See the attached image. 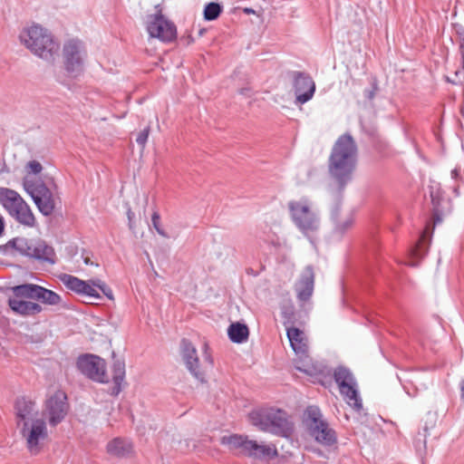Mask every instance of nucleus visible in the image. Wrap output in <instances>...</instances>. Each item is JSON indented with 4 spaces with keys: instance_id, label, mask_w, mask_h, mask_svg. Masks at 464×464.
I'll return each instance as SVG.
<instances>
[{
    "instance_id": "1",
    "label": "nucleus",
    "mask_w": 464,
    "mask_h": 464,
    "mask_svg": "<svg viewBox=\"0 0 464 464\" xmlns=\"http://www.w3.org/2000/svg\"><path fill=\"white\" fill-rule=\"evenodd\" d=\"M357 164V146L349 133L341 135L332 148L328 160V172L336 188L330 187L332 197L343 195L352 181Z\"/></svg>"
},
{
    "instance_id": "2",
    "label": "nucleus",
    "mask_w": 464,
    "mask_h": 464,
    "mask_svg": "<svg viewBox=\"0 0 464 464\" xmlns=\"http://www.w3.org/2000/svg\"><path fill=\"white\" fill-rule=\"evenodd\" d=\"M429 188L433 211V227L430 229V225H427L419 241L411 249V258L416 259L407 263L411 266H416L418 260H420L427 255L434 227L440 224L442 221L443 216L451 210V201L444 196L440 183L431 182Z\"/></svg>"
},
{
    "instance_id": "3",
    "label": "nucleus",
    "mask_w": 464,
    "mask_h": 464,
    "mask_svg": "<svg viewBox=\"0 0 464 464\" xmlns=\"http://www.w3.org/2000/svg\"><path fill=\"white\" fill-rule=\"evenodd\" d=\"M19 39L34 55L48 63H53L58 56L59 42L51 32L41 25L34 24L24 29Z\"/></svg>"
},
{
    "instance_id": "4",
    "label": "nucleus",
    "mask_w": 464,
    "mask_h": 464,
    "mask_svg": "<svg viewBox=\"0 0 464 464\" xmlns=\"http://www.w3.org/2000/svg\"><path fill=\"white\" fill-rule=\"evenodd\" d=\"M249 419L258 430L278 437L289 438L294 432L288 413L281 409L272 407L253 411Z\"/></svg>"
},
{
    "instance_id": "5",
    "label": "nucleus",
    "mask_w": 464,
    "mask_h": 464,
    "mask_svg": "<svg viewBox=\"0 0 464 464\" xmlns=\"http://www.w3.org/2000/svg\"><path fill=\"white\" fill-rule=\"evenodd\" d=\"M312 201L307 197L290 200L287 203L292 222L311 244H314V234L319 230V215L313 209Z\"/></svg>"
},
{
    "instance_id": "6",
    "label": "nucleus",
    "mask_w": 464,
    "mask_h": 464,
    "mask_svg": "<svg viewBox=\"0 0 464 464\" xmlns=\"http://www.w3.org/2000/svg\"><path fill=\"white\" fill-rule=\"evenodd\" d=\"M221 443L227 445L230 449H239L244 455L259 460L273 459L278 455L274 444L258 443L256 440H248L247 436L244 435L224 436Z\"/></svg>"
},
{
    "instance_id": "7",
    "label": "nucleus",
    "mask_w": 464,
    "mask_h": 464,
    "mask_svg": "<svg viewBox=\"0 0 464 464\" xmlns=\"http://www.w3.org/2000/svg\"><path fill=\"white\" fill-rule=\"evenodd\" d=\"M304 418L309 434L316 442L324 447H332L337 443V434L329 423L323 419L319 407L315 405L308 406L304 411Z\"/></svg>"
},
{
    "instance_id": "8",
    "label": "nucleus",
    "mask_w": 464,
    "mask_h": 464,
    "mask_svg": "<svg viewBox=\"0 0 464 464\" xmlns=\"http://www.w3.org/2000/svg\"><path fill=\"white\" fill-rule=\"evenodd\" d=\"M10 246L23 256L33 258L51 265L55 264L56 256L53 247L43 239H28L25 237H14Z\"/></svg>"
},
{
    "instance_id": "9",
    "label": "nucleus",
    "mask_w": 464,
    "mask_h": 464,
    "mask_svg": "<svg viewBox=\"0 0 464 464\" xmlns=\"http://www.w3.org/2000/svg\"><path fill=\"white\" fill-rule=\"evenodd\" d=\"M62 56L63 68L70 77L78 78L83 73L88 54L82 41L72 38L64 42Z\"/></svg>"
},
{
    "instance_id": "10",
    "label": "nucleus",
    "mask_w": 464,
    "mask_h": 464,
    "mask_svg": "<svg viewBox=\"0 0 464 464\" xmlns=\"http://www.w3.org/2000/svg\"><path fill=\"white\" fill-rule=\"evenodd\" d=\"M23 186L44 216H50L53 212L55 208L54 198L44 181L35 182L25 179Z\"/></svg>"
},
{
    "instance_id": "11",
    "label": "nucleus",
    "mask_w": 464,
    "mask_h": 464,
    "mask_svg": "<svg viewBox=\"0 0 464 464\" xmlns=\"http://www.w3.org/2000/svg\"><path fill=\"white\" fill-rule=\"evenodd\" d=\"M11 291L16 297L36 300L47 305H58L62 302V297L54 291L32 283L14 285Z\"/></svg>"
},
{
    "instance_id": "12",
    "label": "nucleus",
    "mask_w": 464,
    "mask_h": 464,
    "mask_svg": "<svg viewBox=\"0 0 464 464\" xmlns=\"http://www.w3.org/2000/svg\"><path fill=\"white\" fill-rule=\"evenodd\" d=\"M105 362L98 355L84 353L76 360L77 370L86 378L100 383L108 382Z\"/></svg>"
},
{
    "instance_id": "13",
    "label": "nucleus",
    "mask_w": 464,
    "mask_h": 464,
    "mask_svg": "<svg viewBox=\"0 0 464 464\" xmlns=\"http://www.w3.org/2000/svg\"><path fill=\"white\" fill-rule=\"evenodd\" d=\"M69 408L66 393L58 390L45 401L43 416L51 427H56L65 419Z\"/></svg>"
},
{
    "instance_id": "14",
    "label": "nucleus",
    "mask_w": 464,
    "mask_h": 464,
    "mask_svg": "<svg viewBox=\"0 0 464 464\" xmlns=\"http://www.w3.org/2000/svg\"><path fill=\"white\" fill-rule=\"evenodd\" d=\"M20 427V433L26 440L29 451L32 454H37L40 450V442L48 437L45 420L35 418L30 422H24Z\"/></svg>"
},
{
    "instance_id": "15",
    "label": "nucleus",
    "mask_w": 464,
    "mask_h": 464,
    "mask_svg": "<svg viewBox=\"0 0 464 464\" xmlns=\"http://www.w3.org/2000/svg\"><path fill=\"white\" fill-rule=\"evenodd\" d=\"M147 31L150 37L157 38L164 43H170L177 37L175 24L161 13L148 16Z\"/></svg>"
},
{
    "instance_id": "16",
    "label": "nucleus",
    "mask_w": 464,
    "mask_h": 464,
    "mask_svg": "<svg viewBox=\"0 0 464 464\" xmlns=\"http://www.w3.org/2000/svg\"><path fill=\"white\" fill-rule=\"evenodd\" d=\"M292 79L293 90L295 95V103L302 105L309 102L315 92V82L304 72L293 71L289 72Z\"/></svg>"
},
{
    "instance_id": "17",
    "label": "nucleus",
    "mask_w": 464,
    "mask_h": 464,
    "mask_svg": "<svg viewBox=\"0 0 464 464\" xmlns=\"http://www.w3.org/2000/svg\"><path fill=\"white\" fill-rule=\"evenodd\" d=\"M181 354L187 369L197 380L203 382L205 381L204 372L199 370L197 350L187 339L181 341Z\"/></svg>"
},
{
    "instance_id": "18",
    "label": "nucleus",
    "mask_w": 464,
    "mask_h": 464,
    "mask_svg": "<svg viewBox=\"0 0 464 464\" xmlns=\"http://www.w3.org/2000/svg\"><path fill=\"white\" fill-rule=\"evenodd\" d=\"M314 275L311 266L305 267L299 281L295 285L297 298L301 302L309 300L314 292Z\"/></svg>"
},
{
    "instance_id": "19",
    "label": "nucleus",
    "mask_w": 464,
    "mask_h": 464,
    "mask_svg": "<svg viewBox=\"0 0 464 464\" xmlns=\"http://www.w3.org/2000/svg\"><path fill=\"white\" fill-rule=\"evenodd\" d=\"M23 297H10L8 298L7 304L9 308L16 314L22 316H32L40 314L43 311L41 304L22 300Z\"/></svg>"
},
{
    "instance_id": "20",
    "label": "nucleus",
    "mask_w": 464,
    "mask_h": 464,
    "mask_svg": "<svg viewBox=\"0 0 464 464\" xmlns=\"http://www.w3.org/2000/svg\"><path fill=\"white\" fill-rule=\"evenodd\" d=\"M14 411L18 426L24 425L26 421L30 422L37 413L34 401L25 397H20L15 400Z\"/></svg>"
},
{
    "instance_id": "21",
    "label": "nucleus",
    "mask_w": 464,
    "mask_h": 464,
    "mask_svg": "<svg viewBox=\"0 0 464 464\" xmlns=\"http://www.w3.org/2000/svg\"><path fill=\"white\" fill-rule=\"evenodd\" d=\"M342 196L343 195L339 196V198L333 197L334 203L331 209V218L334 225V233L340 237L344 235V233L350 229L353 224V218L352 215L345 217L342 221L338 219L341 210Z\"/></svg>"
},
{
    "instance_id": "22",
    "label": "nucleus",
    "mask_w": 464,
    "mask_h": 464,
    "mask_svg": "<svg viewBox=\"0 0 464 464\" xmlns=\"http://www.w3.org/2000/svg\"><path fill=\"white\" fill-rule=\"evenodd\" d=\"M286 335L290 343V346L296 355L304 356L307 353V343L304 332L296 327L286 329Z\"/></svg>"
},
{
    "instance_id": "23",
    "label": "nucleus",
    "mask_w": 464,
    "mask_h": 464,
    "mask_svg": "<svg viewBox=\"0 0 464 464\" xmlns=\"http://www.w3.org/2000/svg\"><path fill=\"white\" fill-rule=\"evenodd\" d=\"M133 445L128 439L115 438L107 444V451L118 458H126L132 453Z\"/></svg>"
},
{
    "instance_id": "24",
    "label": "nucleus",
    "mask_w": 464,
    "mask_h": 464,
    "mask_svg": "<svg viewBox=\"0 0 464 464\" xmlns=\"http://www.w3.org/2000/svg\"><path fill=\"white\" fill-rule=\"evenodd\" d=\"M333 378L339 388V392L357 383L352 371L343 365H339L334 370Z\"/></svg>"
},
{
    "instance_id": "25",
    "label": "nucleus",
    "mask_w": 464,
    "mask_h": 464,
    "mask_svg": "<svg viewBox=\"0 0 464 464\" xmlns=\"http://www.w3.org/2000/svg\"><path fill=\"white\" fill-rule=\"evenodd\" d=\"M112 381L113 386L111 394L118 396L122 390V383L125 379V362L123 360L115 359L112 363Z\"/></svg>"
},
{
    "instance_id": "26",
    "label": "nucleus",
    "mask_w": 464,
    "mask_h": 464,
    "mask_svg": "<svg viewBox=\"0 0 464 464\" xmlns=\"http://www.w3.org/2000/svg\"><path fill=\"white\" fill-rule=\"evenodd\" d=\"M24 202V200L16 191L0 188V204L8 213Z\"/></svg>"
},
{
    "instance_id": "27",
    "label": "nucleus",
    "mask_w": 464,
    "mask_h": 464,
    "mask_svg": "<svg viewBox=\"0 0 464 464\" xmlns=\"http://www.w3.org/2000/svg\"><path fill=\"white\" fill-rule=\"evenodd\" d=\"M340 394L345 402L356 412L360 413L362 411V400L360 395L358 383L350 385L348 389L340 391Z\"/></svg>"
},
{
    "instance_id": "28",
    "label": "nucleus",
    "mask_w": 464,
    "mask_h": 464,
    "mask_svg": "<svg viewBox=\"0 0 464 464\" xmlns=\"http://www.w3.org/2000/svg\"><path fill=\"white\" fill-rule=\"evenodd\" d=\"M8 214L24 226L33 227L34 225V216L25 201L22 204L20 203L17 208H14Z\"/></svg>"
},
{
    "instance_id": "29",
    "label": "nucleus",
    "mask_w": 464,
    "mask_h": 464,
    "mask_svg": "<svg viewBox=\"0 0 464 464\" xmlns=\"http://www.w3.org/2000/svg\"><path fill=\"white\" fill-rule=\"evenodd\" d=\"M227 335L232 343H243L249 335V330L244 323H232L227 328Z\"/></svg>"
},
{
    "instance_id": "30",
    "label": "nucleus",
    "mask_w": 464,
    "mask_h": 464,
    "mask_svg": "<svg viewBox=\"0 0 464 464\" xmlns=\"http://www.w3.org/2000/svg\"><path fill=\"white\" fill-rule=\"evenodd\" d=\"M60 280L66 286L67 289L80 295L84 280H82L74 276L68 274L61 275Z\"/></svg>"
},
{
    "instance_id": "31",
    "label": "nucleus",
    "mask_w": 464,
    "mask_h": 464,
    "mask_svg": "<svg viewBox=\"0 0 464 464\" xmlns=\"http://www.w3.org/2000/svg\"><path fill=\"white\" fill-rule=\"evenodd\" d=\"M223 7L217 2H209L205 5L204 8V19L206 21L216 20L222 13Z\"/></svg>"
},
{
    "instance_id": "32",
    "label": "nucleus",
    "mask_w": 464,
    "mask_h": 464,
    "mask_svg": "<svg viewBox=\"0 0 464 464\" xmlns=\"http://www.w3.org/2000/svg\"><path fill=\"white\" fill-rule=\"evenodd\" d=\"M437 420L438 416L435 412H428L424 420L422 430L420 431L430 436L431 431L436 427Z\"/></svg>"
},
{
    "instance_id": "33",
    "label": "nucleus",
    "mask_w": 464,
    "mask_h": 464,
    "mask_svg": "<svg viewBox=\"0 0 464 464\" xmlns=\"http://www.w3.org/2000/svg\"><path fill=\"white\" fill-rule=\"evenodd\" d=\"M80 295L93 298V299H102V295L99 294V292L94 287H92V285L89 283V281L83 282V285L82 286Z\"/></svg>"
},
{
    "instance_id": "34",
    "label": "nucleus",
    "mask_w": 464,
    "mask_h": 464,
    "mask_svg": "<svg viewBox=\"0 0 464 464\" xmlns=\"http://www.w3.org/2000/svg\"><path fill=\"white\" fill-rule=\"evenodd\" d=\"M151 224L157 233L164 238H170L171 237L161 227L160 216L158 211H154L151 216Z\"/></svg>"
},
{
    "instance_id": "35",
    "label": "nucleus",
    "mask_w": 464,
    "mask_h": 464,
    "mask_svg": "<svg viewBox=\"0 0 464 464\" xmlns=\"http://www.w3.org/2000/svg\"><path fill=\"white\" fill-rule=\"evenodd\" d=\"M430 435L423 433L420 430L418 431L414 439V447L417 451L420 452L423 450V453L426 451L427 438Z\"/></svg>"
},
{
    "instance_id": "36",
    "label": "nucleus",
    "mask_w": 464,
    "mask_h": 464,
    "mask_svg": "<svg viewBox=\"0 0 464 464\" xmlns=\"http://www.w3.org/2000/svg\"><path fill=\"white\" fill-rule=\"evenodd\" d=\"M150 127H146L144 130H142L137 136L136 138V142L138 143V145H140L141 148H144L145 145H146V142L148 140V138H149V134H150Z\"/></svg>"
},
{
    "instance_id": "37",
    "label": "nucleus",
    "mask_w": 464,
    "mask_h": 464,
    "mask_svg": "<svg viewBox=\"0 0 464 464\" xmlns=\"http://www.w3.org/2000/svg\"><path fill=\"white\" fill-rule=\"evenodd\" d=\"M457 34L460 37L459 53L461 55V67L464 70V27L459 26L457 30Z\"/></svg>"
},
{
    "instance_id": "38",
    "label": "nucleus",
    "mask_w": 464,
    "mask_h": 464,
    "mask_svg": "<svg viewBox=\"0 0 464 464\" xmlns=\"http://www.w3.org/2000/svg\"><path fill=\"white\" fill-rule=\"evenodd\" d=\"M454 75L456 80H450V77L447 76L446 81L454 85L461 84L464 82V70L462 68L461 70H457Z\"/></svg>"
},
{
    "instance_id": "39",
    "label": "nucleus",
    "mask_w": 464,
    "mask_h": 464,
    "mask_svg": "<svg viewBox=\"0 0 464 464\" xmlns=\"http://www.w3.org/2000/svg\"><path fill=\"white\" fill-rule=\"evenodd\" d=\"M378 90V84L377 82L374 81L372 82V87L370 89H365L363 91V96L369 100V101H372L373 100V98L375 97V94H376V92Z\"/></svg>"
},
{
    "instance_id": "40",
    "label": "nucleus",
    "mask_w": 464,
    "mask_h": 464,
    "mask_svg": "<svg viewBox=\"0 0 464 464\" xmlns=\"http://www.w3.org/2000/svg\"><path fill=\"white\" fill-rule=\"evenodd\" d=\"M27 168L29 169V171L34 175L39 174L43 167L40 162L37 160H31L27 163Z\"/></svg>"
},
{
    "instance_id": "41",
    "label": "nucleus",
    "mask_w": 464,
    "mask_h": 464,
    "mask_svg": "<svg viewBox=\"0 0 464 464\" xmlns=\"http://www.w3.org/2000/svg\"><path fill=\"white\" fill-rule=\"evenodd\" d=\"M101 291L109 300L114 299L113 292H112L111 288L109 285H107L106 284L102 285Z\"/></svg>"
},
{
    "instance_id": "42",
    "label": "nucleus",
    "mask_w": 464,
    "mask_h": 464,
    "mask_svg": "<svg viewBox=\"0 0 464 464\" xmlns=\"http://www.w3.org/2000/svg\"><path fill=\"white\" fill-rule=\"evenodd\" d=\"M10 243H11V239L9 241H7L6 244L0 245V254H2V255H8L9 254V250L13 249V246L9 245Z\"/></svg>"
},
{
    "instance_id": "43",
    "label": "nucleus",
    "mask_w": 464,
    "mask_h": 464,
    "mask_svg": "<svg viewBox=\"0 0 464 464\" xmlns=\"http://www.w3.org/2000/svg\"><path fill=\"white\" fill-rule=\"evenodd\" d=\"M127 218H128V221H129V227H130V229L132 230L134 228L133 219L135 218V214H134V212L131 211V209L130 208L127 210Z\"/></svg>"
},
{
    "instance_id": "44",
    "label": "nucleus",
    "mask_w": 464,
    "mask_h": 464,
    "mask_svg": "<svg viewBox=\"0 0 464 464\" xmlns=\"http://www.w3.org/2000/svg\"><path fill=\"white\" fill-rule=\"evenodd\" d=\"M89 283L92 285V287H94L95 289L98 288L101 290L102 288V285H104L105 283L103 281H102L101 279H92V280H88Z\"/></svg>"
},
{
    "instance_id": "45",
    "label": "nucleus",
    "mask_w": 464,
    "mask_h": 464,
    "mask_svg": "<svg viewBox=\"0 0 464 464\" xmlns=\"http://www.w3.org/2000/svg\"><path fill=\"white\" fill-rule=\"evenodd\" d=\"M459 176V172L457 168H455L454 169L451 170V179H458Z\"/></svg>"
},
{
    "instance_id": "46",
    "label": "nucleus",
    "mask_w": 464,
    "mask_h": 464,
    "mask_svg": "<svg viewBox=\"0 0 464 464\" xmlns=\"http://www.w3.org/2000/svg\"><path fill=\"white\" fill-rule=\"evenodd\" d=\"M5 229V220L2 216H0V237L3 235Z\"/></svg>"
},
{
    "instance_id": "47",
    "label": "nucleus",
    "mask_w": 464,
    "mask_h": 464,
    "mask_svg": "<svg viewBox=\"0 0 464 464\" xmlns=\"http://www.w3.org/2000/svg\"><path fill=\"white\" fill-rule=\"evenodd\" d=\"M83 262H84L85 265H88V266H93L94 265V263L92 262L89 257H84ZM95 266H97L98 264H95Z\"/></svg>"
},
{
    "instance_id": "48",
    "label": "nucleus",
    "mask_w": 464,
    "mask_h": 464,
    "mask_svg": "<svg viewBox=\"0 0 464 464\" xmlns=\"http://www.w3.org/2000/svg\"><path fill=\"white\" fill-rule=\"evenodd\" d=\"M244 13H245V14H254V13H255V11H254V9H252V8L246 7V8L244 9Z\"/></svg>"
},
{
    "instance_id": "49",
    "label": "nucleus",
    "mask_w": 464,
    "mask_h": 464,
    "mask_svg": "<svg viewBox=\"0 0 464 464\" xmlns=\"http://www.w3.org/2000/svg\"><path fill=\"white\" fill-rule=\"evenodd\" d=\"M461 397L464 400V380L461 381Z\"/></svg>"
},
{
    "instance_id": "50",
    "label": "nucleus",
    "mask_w": 464,
    "mask_h": 464,
    "mask_svg": "<svg viewBox=\"0 0 464 464\" xmlns=\"http://www.w3.org/2000/svg\"><path fill=\"white\" fill-rule=\"evenodd\" d=\"M454 192H455V194H456L457 196H459V189H458V188H454Z\"/></svg>"
}]
</instances>
